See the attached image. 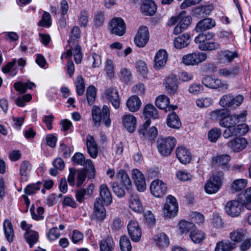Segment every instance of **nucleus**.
I'll return each mask as SVG.
<instances>
[{
    "label": "nucleus",
    "instance_id": "14",
    "mask_svg": "<svg viewBox=\"0 0 251 251\" xmlns=\"http://www.w3.org/2000/svg\"><path fill=\"white\" fill-rule=\"evenodd\" d=\"M168 59V54L166 50H159L156 53L154 58V67L155 69L160 70L165 66Z\"/></svg>",
    "mask_w": 251,
    "mask_h": 251
},
{
    "label": "nucleus",
    "instance_id": "47",
    "mask_svg": "<svg viewBox=\"0 0 251 251\" xmlns=\"http://www.w3.org/2000/svg\"><path fill=\"white\" fill-rule=\"evenodd\" d=\"M25 237L30 248L37 242L39 238L38 232L35 231H26L25 234Z\"/></svg>",
    "mask_w": 251,
    "mask_h": 251
},
{
    "label": "nucleus",
    "instance_id": "12",
    "mask_svg": "<svg viewBox=\"0 0 251 251\" xmlns=\"http://www.w3.org/2000/svg\"><path fill=\"white\" fill-rule=\"evenodd\" d=\"M132 177L137 190L140 192L144 191L146 188V183L142 172L138 169H133L132 171Z\"/></svg>",
    "mask_w": 251,
    "mask_h": 251
},
{
    "label": "nucleus",
    "instance_id": "36",
    "mask_svg": "<svg viewBox=\"0 0 251 251\" xmlns=\"http://www.w3.org/2000/svg\"><path fill=\"white\" fill-rule=\"evenodd\" d=\"M143 114L146 119H156L158 117L157 110L151 104H147L145 106Z\"/></svg>",
    "mask_w": 251,
    "mask_h": 251
},
{
    "label": "nucleus",
    "instance_id": "50",
    "mask_svg": "<svg viewBox=\"0 0 251 251\" xmlns=\"http://www.w3.org/2000/svg\"><path fill=\"white\" fill-rule=\"evenodd\" d=\"M114 245L113 239L111 237L107 236L105 239L101 241L100 249L101 251H112Z\"/></svg>",
    "mask_w": 251,
    "mask_h": 251
},
{
    "label": "nucleus",
    "instance_id": "38",
    "mask_svg": "<svg viewBox=\"0 0 251 251\" xmlns=\"http://www.w3.org/2000/svg\"><path fill=\"white\" fill-rule=\"evenodd\" d=\"M4 234L7 240L11 243L14 236V230L11 222L8 220H5L3 224Z\"/></svg>",
    "mask_w": 251,
    "mask_h": 251
},
{
    "label": "nucleus",
    "instance_id": "57",
    "mask_svg": "<svg viewBox=\"0 0 251 251\" xmlns=\"http://www.w3.org/2000/svg\"><path fill=\"white\" fill-rule=\"evenodd\" d=\"M89 14L85 10H82L78 17V22L79 25L82 27H85L88 23Z\"/></svg>",
    "mask_w": 251,
    "mask_h": 251
},
{
    "label": "nucleus",
    "instance_id": "17",
    "mask_svg": "<svg viewBox=\"0 0 251 251\" xmlns=\"http://www.w3.org/2000/svg\"><path fill=\"white\" fill-rule=\"evenodd\" d=\"M247 141L244 138H236L227 143V146L234 152H239L247 146Z\"/></svg>",
    "mask_w": 251,
    "mask_h": 251
},
{
    "label": "nucleus",
    "instance_id": "18",
    "mask_svg": "<svg viewBox=\"0 0 251 251\" xmlns=\"http://www.w3.org/2000/svg\"><path fill=\"white\" fill-rule=\"evenodd\" d=\"M111 31H126V25L124 20L120 17L113 18L109 23Z\"/></svg>",
    "mask_w": 251,
    "mask_h": 251
},
{
    "label": "nucleus",
    "instance_id": "23",
    "mask_svg": "<svg viewBox=\"0 0 251 251\" xmlns=\"http://www.w3.org/2000/svg\"><path fill=\"white\" fill-rule=\"evenodd\" d=\"M170 100L165 95L158 97L155 100V104L157 107L161 109H168L169 111L174 110L177 108V106L173 105H169Z\"/></svg>",
    "mask_w": 251,
    "mask_h": 251
},
{
    "label": "nucleus",
    "instance_id": "25",
    "mask_svg": "<svg viewBox=\"0 0 251 251\" xmlns=\"http://www.w3.org/2000/svg\"><path fill=\"white\" fill-rule=\"evenodd\" d=\"M128 109L131 112L138 111L140 108L142 102L139 97L133 95L128 98L126 103Z\"/></svg>",
    "mask_w": 251,
    "mask_h": 251
},
{
    "label": "nucleus",
    "instance_id": "34",
    "mask_svg": "<svg viewBox=\"0 0 251 251\" xmlns=\"http://www.w3.org/2000/svg\"><path fill=\"white\" fill-rule=\"evenodd\" d=\"M214 36L213 32H201L195 38V42L198 44V48L201 50V46L205 44L209 40L211 39Z\"/></svg>",
    "mask_w": 251,
    "mask_h": 251
},
{
    "label": "nucleus",
    "instance_id": "63",
    "mask_svg": "<svg viewBox=\"0 0 251 251\" xmlns=\"http://www.w3.org/2000/svg\"><path fill=\"white\" fill-rule=\"evenodd\" d=\"M105 71L110 78L114 76V67L112 61L110 59H107L105 65Z\"/></svg>",
    "mask_w": 251,
    "mask_h": 251
},
{
    "label": "nucleus",
    "instance_id": "3",
    "mask_svg": "<svg viewBox=\"0 0 251 251\" xmlns=\"http://www.w3.org/2000/svg\"><path fill=\"white\" fill-rule=\"evenodd\" d=\"M223 177L224 174L222 172H218L213 175L204 186L206 192L208 194L216 193L222 185Z\"/></svg>",
    "mask_w": 251,
    "mask_h": 251
},
{
    "label": "nucleus",
    "instance_id": "1",
    "mask_svg": "<svg viewBox=\"0 0 251 251\" xmlns=\"http://www.w3.org/2000/svg\"><path fill=\"white\" fill-rule=\"evenodd\" d=\"M92 115L95 126L98 127L102 120L106 126H110L111 124L110 110L107 105H104L102 110L98 106H93L92 110Z\"/></svg>",
    "mask_w": 251,
    "mask_h": 251
},
{
    "label": "nucleus",
    "instance_id": "16",
    "mask_svg": "<svg viewBox=\"0 0 251 251\" xmlns=\"http://www.w3.org/2000/svg\"><path fill=\"white\" fill-rule=\"evenodd\" d=\"M176 153V157L182 164L189 163L191 160L192 156L190 151L184 147L177 148Z\"/></svg>",
    "mask_w": 251,
    "mask_h": 251
},
{
    "label": "nucleus",
    "instance_id": "60",
    "mask_svg": "<svg viewBox=\"0 0 251 251\" xmlns=\"http://www.w3.org/2000/svg\"><path fill=\"white\" fill-rule=\"evenodd\" d=\"M76 92L79 96H81L84 94L85 90V86L84 79L81 76L77 77L75 82Z\"/></svg>",
    "mask_w": 251,
    "mask_h": 251
},
{
    "label": "nucleus",
    "instance_id": "48",
    "mask_svg": "<svg viewBox=\"0 0 251 251\" xmlns=\"http://www.w3.org/2000/svg\"><path fill=\"white\" fill-rule=\"evenodd\" d=\"M247 181L245 179H237L233 181L231 186L232 192H236L243 189L247 185Z\"/></svg>",
    "mask_w": 251,
    "mask_h": 251
},
{
    "label": "nucleus",
    "instance_id": "20",
    "mask_svg": "<svg viewBox=\"0 0 251 251\" xmlns=\"http://www.w3.org/2000/svg\"><path fill=\"white\" fill-rule=\"evenodd\" d=\"M88 153L91 157L96 158L98 154V149L94 138L88 135L86 139Z\"/></svg>",
    "mask_w": 251,
    "mask_h": 251
},
{
    "label": "nucleus",
    "instance_id": "40",
    "mask_svg": "<svg viewBox=\"0 0 251 251\" xmlns=\"http://www.w3.org/2000/svg\"><path fill=\"white\" fill-rule=\"evenodd\" d=\"M155 244L160 248L168 247L169 245V239L164 233H160L157 234L154 238Z\"/></svg>",
    "mask_w": 251,
    "mask_h": 251
},
{
    "label": "nucleus",
    "instance_id": "53",
    "mask_svg": "<svg viewBox=\"0 0 251 251\" xmlns=\"http://www.w3.org/2000/svg\"><path fill=\"white\" fill-rule=\"evenodd\" d=\"M120 249L122 251H130L132 248L130 240L125 236H122L120 240Z\"/></svg>",
    "mask_w": 251,
    "mask_h": 251
},
{
    "label": "nucleus",
    "instance_id": "37",
    "mask_svg": "<svg viewBox=\"0 0 251 251\" xmlns=\"http://www.w3.org/2000/svg\"><path fill=\"white\" fill-rule=\"evenodd\" d=\"M247 235L248 232L246 230L238 228L231 232L230 233L229 237L232 241L238 243L241 242Z\"/></svg>",
    "mask_w": 251,
    "mask_h": 251
},
{
    "label": "nucleus",
    "instance_id": "4",
    "mask_svg": "<svg viewBox=\"0 0 251 251\" xmlns=\"http://www.w3.org/2000/svg\"><path fill=\"white\" fill-rule=\"evenodd\" d=\"M244 100V97L238 95L236 97L230 94L223 95L221 98L219 104L223 107L235 108L241 104Z\"/></svg>",
    "mask_w": 251,
    "mask_h": 251
},
{
    "label": "nucleus",
    "instance_id": "15",
    "mask_svg": "<svg viewBox=\"0 0 251 251\" xmlns=\"http://www.w3.org/2000/svg\"><path fill=\"white\" fill-rule=\"evenodd\" d=\"M105 95L113 106L115 109H118L120 107V100L118 91L114 88L110 87L105 90Z\"/></svg>",
    "mask_w": 251,
    "mask_h": 251
},
{
    "label": "nucleus",
    "instance_id": "46",
    "mask_svg": "<svg viewBox=\"0 0 251 251\" xmlns=\"http://www.w3.org/2000/svg\"><path fill=\"white\" fill-rule=\"evenodd\" d=\"M191 18L187 16L181 19L178 25L175 26L174 31H182L186 30L191 24Z\"/></svg>",
    "mask_w": 251,
    "mask_h": 251
},
{
    "label": "nucleus",
    "instance_id": "2",
    "mask_svg": "<svg viewBox=\"0 0 251 251\" xmlns=\"http://www.w3.org/2000/svg\"><path fill=\"white\" fill-rule=\"evenodd\" d=\"M176 143V139L172 136L159 138L157 141V148L161 155L168 156L172 153Z\"/></svg>",
    "mask_w": 251,
    "mask_h": 251
},
{
    "label": "nucleus",
    "instance_id": "62",
    "mask_svg": "<svg viewBox=\"0 0 251 251\" xmlns=\"http://www.w3.org/2000/svg\"><path fill=\"white\" fill-rule=\"evenodd\" d=\"M226 129L223 132V136L225 138H229L232 136H237V132L236 126L226 127Z\"/></svg>",
    "mask_w": 251,
    "mask_h": 251
},
{
    "label": "nucleus",
    "instance_id": "31",
    "mask_svg": "<svg viewBox=\"0 0 251 251\" xmlns=\"http://www.w3.org/2000/svg\"><path fill=\"white\" fill-rule=\"evenodd\" d=\"M230 159L229 155L223 154L216 156L213 160L215 165L221 167L223 169L228 170L229 168L228 163Z\"/></svg>",
    "mask_w": 251,
    "mask_h": 251
},
{
    "label": "nucleus",
    "instance_id": "5",
    "mask_svg": "<svg viewBox=\"0 0 251 251\" xmlns=\"http://www.w3.org/2000/svg\"><path fill=\"white\" fill-rule=\"evenodd\" d=\"M163 213L165 217L171 218L175 216L178 212V204L176 199L169 195L167 197V201L163 208Z\"/></svg>",
    "mask_w": 251,
    "mask_h": 251
},
{
    "label": "nucleus",
    "instance_id": "42",
    "mask_svg": "<svg viewBox=\"0 0 251 251\" xmlns=\"http://www.w3.org/2000/svg\"><path fill=\"white\" fill-rule=\"evenodd\" d=\"M31 168V165L28 161H24L21 163L20 166V174L22 179L26 180Z\"/></svg>",
    "mask_w": 251,
    "mask_h": 251
},
{
    "label": "nucleus",
    "instance_id": "49",
    "mask_svg": "<svg viewBox=\"0 0 251 251\" xmlns=\"http://www.w3.org/2000/svg\"><path fill=\"white\" fill-rule=\"evenodd\" d=\"M104 12L101 10L96 11L94 15L93 22L97 27L102 26L105 21Z\"/></svg>",
    "mask_w": 251,
    "mask_h": 251
},
{
    "label": "nucleus",
    "instance_id": "6",
    "mask_svg": "<svg viewBox=\"0 0 251 251\" xmlns=\"http://www.w3.org/2000/svg\"><path fill=\"white\" fill-rule=\"evenodd\" d=\"M207 58L205 53L197 52L187 54L182 58L181 62L186 65H196L204 61Z\"/></svg>",
    "mask_w": 251,
    "mask_h": 251
},
{
    "label": "nucleus",
    "instance_id": "52",
    "mask_svg": "<svg viewBox=\"0 0 251 251\" xmlns=\"http://www.w3.org/2000/svg\"><path fill=\"white\" fill-rule=\"evenodd\" d=\"M87 173V169L85 168L78 170L76 171V186L77 187H80L85 180Z\"/></svg>",
    "mask_w": 251,
    "mask_h": 251
},
{
    "label": "nucleus",
    "instance_id": "55",
    "mask_svg": "<svg viewBox=\"0 0 251 251\" xmlns=\"http://www.w3.org/2000/svg\"><path fill=\"white\" fill-rule=\"evenodd\" d=\"M87 100L89 104H92L95 101L96 97V89L91 85L86 90Z\"/></svg>",
    "mask_w": 251,
    "mask_h": 251
},
{
    "label": "nucleus",
    "instance_id": "29",
    "mask_svg": "<svg viewBox=\"0 0 251 251\" xmlns=\"http://www.w3.org/2000/svg\"><path fill=\"white\" fill-rule=\"evenodd\" d=\"M123 123L129 132H133L136 125V119L132 115L127 114L123 117Z\"/></svg>",
    "mask_w": 251,
    "mask_h": 251
},
{
    "label": "nucleus",
    "instance_id": "13",
    "mask_svg": "<svg viewBox=\"0 0 251 251\" xmlns=\"http://www.w3.org/2000/svg\"><path fill=\"white\" fill-rule=\"evenodd\" d=\"M166 91L170 95L175 94L178 89V83L176 76L170 75L164 81Z\"/></svg>",
    "mask_w": 251,
    "mask_h": 251
},
{
    "label": "nucleus",
    "instance_id": "11",
    "mask_svg": "<svg viewBox=\"0 0 251 251\" xmlns=\"http://www.w3.org/2000/svg\"><path fill=\"white\" fill-rule=\"evenodd\" d=\"M127 227L131 240L135 242L139 241L141 237L142 232L138 222L131 220L129 222Z\"/></svg>",
    "mask_w": 251,
    "mask_h": 251
},
{
    "label": "nucleus",
    "instance_id": "27",
    "mask_svg": "<svg viewBox=\"0 0 251 251\" xmlns=\"http://www.w3.org/2000/svg\"><path fill=\"white\" fill-rule=\"evenodd\" d=\"M129 207L134 211L141 213L143 211V207L139 196L136 194H131L129 199Z\"/></svg>",
    "mask_w": 251,
    "mask_h": 251
},
{
    "label": "nucleus",
    "instance_id": "43",
    "mask_svg": "<svg viewBox=\"0 0 251 251\" xmlns=\"http://www.w3.org/2000/svg\"><path fill=\"white\" fill-rule=\"evenodd\" d=\"M237 124L235 114L230 115V112L228 116L226 117L221 122H219V125L224 127L235 126Z\"/></svg>",
    "mask_w": 251,
    "mask_h": 251
},
{
    "label": "nucleus",
    "instance_id": "21",
    "mask_svg": "<svg viewBox=\"0 0 251 251\" xmlns=\"http://www.w3.org/2000/svg\"><path fill=\"white\" fill-rule=\"evenodd\" d=\"M240 70L239 65L235 64L231 67H226L218 70V74L219 75L224 77H234L239 75Z\"/></svg>",
    "mask_w": 251,
    "mask_h": 251
},
{
    "label": "nucleus",
    "instance_id": "9",
    "mask_svg": "<svg viewBox=\"0 0 251 251\" xmlns=\"http://www.w3.org/2000/svg\"><path fill=\"white\" fill-rule=\"evenodd\" d=\"M151 121L150 119L147 120L144 124L141 126L139 129V132L143 135L145 139L149 140H153L157 135L158 131L157 128L152 126L148 129V127L150 126Z\"/></svg>",
    "mask_w": 251,
    "mask_h": 251
},
{
    "label": "nucleus",
    "instance_id": "7",
    "mask_svg": "<svg viewBox=\"0 0 251 251\" xmlns=\"http://www.w3.org/2000/svg\"><path fill=\"white\" fill-rule=\"evenodd\" d=\"M243 202L232 200L227 202L225 210L227 214L232 217H238L241 213L243 207Z\"/></svg>",
    "mask_w": 251,
    "mask_h": 251
},
{
    "label": "nucleus",
    "instance_id": "59",
    "mask_svg": "<svg viewBox=\"0 0 251 251\" xmlns=\"http://www.w3.org/2000/svg\"><path fill=\"white\" fill-rule=\"evenodd\" d=\"M221 135V130L219 128H214L211 129L208 133V137L212 142H216Z\"/></svg>",
    "mask_w": 251,
    "mask_h": 251
},
{
    "label": "nucleus",
    "instance_id": "28",
    "mask_svg": "<svg viewBox=\"0 0 251 251\" xmlns=\"http://www.w3.org/2000/svg\"><path fill=\"white\" fill-rule=\"evenodd\" d=\"M117 178L119 180L120 184L124 186L127 190H129L132 186L131 181L127 173L120 170L117 174Z\"/></svg>",
    "mask_w": 251,
    "mask_h": 251
},
{
    "label": "nucleus",
    "instance_id": "24",
    "mask_svg": "<svg viewBox=\"0 0 251 251\" xmlns=\"http://www.w3.org/2000/svg\"><path fill=\"white\" fill-rule=\"evenodd\" d=\"M216 25L214 20L211 18H206L199 21L195 27L196 31H204L209 30Z\"/></svg>",
    "mask_w": 251,
    "mask_h": 251
},
{
    "label": "nucleus",
    "instance_id": "64",
    "mask_svg": "<svg viewBox=\"0 0 251 251\" xmlns=\"http://www.w3.org/2000/svg\"><path fill=\"white\" fill-rule=\"evenodd\" d=\"M120 76L123 81L129 82L132 79V75L130 70L126 68H122L120 71Z\"/></svg>",
    "mask_w": 251,
    "mask_h": 251
},
{
    "label": "nucleus",
    "instance_id": "30",
    "mask_svg": "<svg viewBox=\"0 0 251 251\" xmlns=\"http://www.w3.org/2000/svg\"><path fill=\"white\" fill-rule=\"evenodd\" d=\"M166 123L169 127L174 129H178L181 126V123L179 118L174 112L168 115Z\"/></svg>",
    "mask_w": 251,
    "mask_h": 251
},
{
    "label": "nucleus",
    "instance_id": "56",
    "mask_svg": "<svg viewBox=\"0 0 251 251\" xmlns=\"http://www.w3.org/2000/svg\"><path fill=\"white\" fill-rule=\"evenodd\" d=\"M220 47V44L217 42L208 41L205 44L201 45L200 50L213 51L219 49Z\"/></svg>",
    "mask_w": 251,
    "mask_h": 251
},
{
    "label": "nucleus",
    "instance_id": "22",
    "mask_svg": "<svg viewBox=\"0 0 251 251\" xmlns=\"http://www.w3.org/2000/svg\"><path fill=\"white\" fill-rule=\"evenodd\" d=\"M140 8L142 13L145 15L151 16L155 14L157 6L154 1L148 0L142 3Z\"/></svg>",
    "mask_w": 251,
    "mask_h": 251
},
{
    "label": "nucleus",
    "instance_id": "32",
    "mask_svg": "<svg viewBox=\"0 0 251 251\" xmlns=\"http://www.w3.org/2000/svg\"><path fill=\"white\" fill-rule=\"evenodd\" d=\"M149 37V32H137L134 37V43L138 47H144L148 43Z\"/></svg>",
    "mask_w": 251,
    "mask_h": 251
},
{
    "label": "nucleus",
    "instance_id": "44",
    "mask_svg": "<svg viewBox=\"0 0 251 251\" xmlns=\"http://www.w3.org/2000/svg\"><path fill=\"white\" fill-rule=\"evenodd\" d=\"M239 199L247 209L251 210V187L243 195H240Z\"/></svg>",
    "mask_w": 251,
    "mask_h": 251
},
{
    "label": "nucleus",
    "instance_id": "39",
    "mask_svg": "<svg viewBox=\"0 0 251 251\" xmlns=\"http://www.w3.org/2000/svg\"><path fill=\"white\" fill-rule=\"evenodd\" d=\"M100 193L103 201L106 204H110L112 202V198L111 193L105 184L100 185Z\"/></svg>",
    "mask_w": 251,
    "mask_h": 251
},
{
    "label": "nucleus",
    "instance_id": "58",
    "mask_svg": "<svg viewBox=\"0 0 251 251\" xmlns=\"http://www.w3.org/2000/svg\"><path fill=\"white\" fill-rule=\"evenodd\" d=\"M197 106L200 108L207 107L213 103V100L210 98H201L196 101Z\"/></svg>",
    "mask_w": 251,
    "mask_h": 251
},
{
    "label": "nucleus",
    "instance_id": "33",
    "mask_svg": "<svg viewBox=\"0 0 251 251\" xmlns=\"http://www.w3.org/2000/svg\"><path fill=\"white\" fill-rule=\"evenodd\" d=\"M80 37L79 32H71L70 39L68 41V43L70 48L67 50L65 53V58H67L72 56L73 47H74L75 45L77 44V42Z\"/></svg>",
    "mask_w": 251,
    "mask_h": 251
},
{
    "label": "nucleus",
    "instance_id": "51",
    "mask_svg": "<svg viewBox=\"0 0 251 251\" xmlns=\"http://www.w3.org/2000/svg\"><path fill=\"white\" fill-rule=\"evenodd\" d=\"M190 237L195 243H200L205 238L203 232L199 230H193L191 231Z\"/></svg>",
    "mask_w": 251,
    "mask_h": 251
},
{
    "label": "nucleus",
    "instance_id": "35",
    "mask_svg": "<svg viewBox=\"0 0 251 251\" xmlns=\"http://www.w3.org/2000/svg\"><path fill=\"white\" fill-rule=\"evenodd\" d=\"M230 110L226 108L216 109L211 112L210 116L213 120L221 122L227 116L229 115Z\"/></svg>",
    "mask_w": 251,
    "mask_h": 251
},
{
    "label": "nucleus",
    "instance_id": "19",
    "mask_svg": "<svg viewBox=\"0 0 251 251\" xmlns=\"http://www.w3.org/2000/svg\"><path fill=\"white\" fill-rule=\"evenodd\" d=\"M218 55L220 63H230L239 56L237 51H231L228 50L220 51L218 53Z\"/></svg>",
    "mask_w": 251,
    "mask_h": 251
},
{
    "label": "nucleus",
    "instance_id": "8",
    "mask_svg": "<svg viewBox=\"0 0 251 251\" xmlns=\"http://www.w3.org/2000/svg\"><path fill=\"white\" fill-rule=\"evenodd\" d=\"M150 190L151 194L156 198H161L167 192V186L162 181L156 179L151 184Z\"/></svg>",
    "mask_w": 251,
    "mask_h": 251
},
{
    "label": "nucleus",
    "instance_id": "41",
    "mask_svg": "<svg viewBox=\"0 0 251 251\" xmlns=\"http://www.w3.org/2000/svg\"><path fill=\"white\" fill-rule=\"evenodd\" d=\"M235 244L229 241H222L217 243L215 251H231Z\"/></svg>",
    "mask_w": 251,
    "mask_h": 251
},
{
    "label": "nucleus",
    "instance_id": "61",
    "mask_svg": "<svg viewBox=\"0 0 251 251\" xmlns=\"http://www.w3.org/2000/svg\"><path fill=\"white\" fill-rule=\"evenodd\" d=\"M136 69L137 71L145 77L148 73V68L146 63L142 60L136 63Z\"/></svg>",
    "mask_w": 251,
    "mask_h": 251
},
{
    "label": "nucleus",
    "instance_id": "10",
    "mask_svg": "<svg viewBox=\"0 0 251 251\" xmlns=\"http://www.w3.org/2000/svg\"><path fill=\"white\" fill-rule=\"evenodd\" d=\"M202 83L205 87L210 89H226L228 87L227 84L222 82L221 79L213 78L210 76L204 77L202 79Z\"/></svg>",
    "mask_w": 251,
    "mask_h": 251
},
{
    "label": "nucleus",
    "instance_id": "26",
    "mask_svg": "<svg viewBox=\"0 0 251 251\" xmlns=\"http://www.w3.org/2000/svg\"><path fill=\"white\" fill-rule=\"evenodd\" d=\"M190 42V36L188 33L179 35L174 40V46L176 49H181L187 47Z\"/></svg>",
    "mask_w": 251,
    "mask_h": 251
},
{
    "label": "nucleus",
    "instance_id": "54",
    "mask_svg": "<svg viewBox=\"0 0 251 251\" xmlns=\"http://www.w3.org/2000/svg\"><path fill=\"white\" fill-rule=\"evenodd\" d=\"M39 26L49 27L51 25L50 15L49 13L44 12L42 15L41 20L38 24Z\"/></svg>",
    "mask_w": 251,
    "mask_h": 251
},
{
    "label": "nucleus",
    "instance_id": "45",
    "mask_svg": "<svg viewBox=\"0 0 251 251\" xmlns=\"http://www.w3.org/2000/svg\"><path fill=\"white\" fill-rule=\"evenodd\" d=\"M178 227L180 233L183 234L194 230L195 226L192 222H189L185 220H182L179 223Z\"/></svg>",
    "mask_w": 251,
    "mask_h": 251
}]
</instances>
